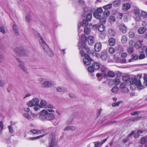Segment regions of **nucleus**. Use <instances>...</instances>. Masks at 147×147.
Listing matches in <instances>:
<instances>
[{
	"label": "nucleus",
	"mask_w": 147,
	"mask_h": 147,
	"mask_svg": "<svg viewBox=\"0 0 147 147\" xmlns=\"http://www.w3.org/2000/svg\"><path fill=\"white\" fill-rule=\"evenodd\" d=\"M143 42V41H140V40H138V41L136 43H135V46L137 48H140L142 45V43Z\"/></svg>",
	"instance_id": "5701e85b"
},
{
	"label": "nucleus",
	"mask_w": 147,
	"mask_h": 147,
	"mask_svg": "<svg viewBox=\"0 0 147 147\" xmlns=\"http://www.w3.org/2000/svg\"><path fill=\"white\" fill-rule=\"evenodd\" d=\"M39 102L38 99L37 98H34L31 100L29 101L27 104L28 107H32L34 106L38 105Z\"/></svg>",
	"instance_id": "1a4fd4ad"
},
{
	"label": "nucleus",
	"mask_w": 147,
	"mask_h": 147,
	"mask_svg": "<svg viewBox=\"0 0 147 147\" xmlns=\"http://www.w3.org/2000/svg\"><path fill=\"white\" fill-rule=\"evenodd\" d=\"M16 60L17 67L23 71L28 73V69L23 61L18 58H16Z\"/></svg>",
	"instance_id": "20e7f679"
},
{
	"label": "nucleus",
	"mask_w": 147,
	"mask_h": 147,
	"mask_svg": "<svg viewBox=\"0 0 147 147\" xmlns=\"http://www.w3.org/2000/svg\"><path fill=\"white\" fill-rule=\"evenodd\" d=\"M95 11L101 14L103 12V10L101 7H100L98 8Z\"/></svg>",
	"instance_id": "864d4df0"
},
{
	"label": "nucleus",
	"mask_w": 147,
	"mask_h": 147,
	"mask_svg": "<svg viewBox=\"0 0 147 147\" xmlns=\"http://www.w3.org/2000/svg\"><path fill=\"white\" fill-rule=\"evenodd\" d=\"M26 20L28 22H30L31 21V17L29 15H27L25 17Z\"/></svg>",
	"instance_id": "3c124183"
},
{
	"label": "nucleus",
	"mask_w": 147,
	"mask_h": 147,
	"mask_svg": "<svg viewBox=\"0 0 147 147\" xmlns=\"http://www.w3.org/2000/svg\"><path fill=\"white\" fill-rule=\"evenodd\" d=\"M3 129V125L2 121H0V134L1 132V131Z\"/></svg>",
	"instance_id": "13d9d810"
},
{
	"label": "nucleus",
	"mask_w": 147,
	"mask_h": 147,
	"mask_svg": "<svg viewBox=\"0 0 147 147\" xmlns=\"http://www.w3.org/2000/svg\"><path fill=\"white\" fill-rule=\"evenodd\" d=\"M128 36L130 38H134L135 36V33L134 32L132 31H129L128 33Z\"/></svg>",
	"instance_id": "c756f323"
},
{
	"label": "nucleus",
	"mask_w": 147,
	"mask_h": 147,
	"mask_svg": "<svg viewBox=\"0 0 147 147\" xmlns=\"http://www.w3.org/2000/svg\"><path fill=\"white\" fill-rule=\"evenodd\" d=\"M101 58L102 59L103 61H105L106 60L107 57V55L106 54H103L100 56Z\"/></svg>",
	"instance_id": "603ef678"
},
{
	"label": "nucleus",
	"mask_w": 147,
	"mask_h": 147,
	"mask_svg": "<svg viewBox=\"0 0 147 147\" xmlns=\"http://www.w3.org/2000/svg\"><path fill=\"white\" fill-rule=\"evenodd\" d=\"M100 69L101 71V73H98L96 74V76L98 77H100L101 76H106L107 75L106 74L107 69L103 65H101L100 67Z\"/></svg>",
	"instance_id": "0eeeda50"
},
{
	"label": "nucleus",
	"mask_w": 147,
	"mask_h": 147,
	"mask_svg": "<svg viewBox=\"0 0 147 147\" xmlns=\"http://www.w3.org/2000/svg\"><path fill=\"white\" fill-rule=\"evenodd\" d=\"M108 75L110 77L113 78L115 76V73L113 71H110L108 72Z\"/></svg>",
	"instance_id": "f704fd0d"
},
{
	"label": "nucleus",
	"mask_w": 147,
	"mask_h": 147,
	"mask_svg": "<svg viewBox=\"0 0 147 147\" xmlns=\"http://www.w3.org/2000/svg\"><path fill=\"white\" fill-rule=\"evenodd\" d=\"M134 18L135 20L137 21H140L141 20V18L140 16V15H138L136 16H134Z\"/></svg>",
	"instance_id": "a18cd8bd"
},
{
	"label": "nucleus",
	"mask_w": 147,
	"mask_h": 147,
	"mask_svg": "<svg viewBox=\"0 0 147 147\" xmlns=\"http://www.w3.org/2000/svg\"><path fill=\"white\" fill-rule=\"evenodd\" d=\"M119 90L117 86H114L111 90V92L113 93H116Z\"/></svg>",
	"instance_id": "4c0bfd02"
},
{
	"label": "nucleus",
	"mask_w": 147,
	"mask_h": 147,
	"mask_svg": "<svg viewBox=\"0 0 147 147\" xmlns=\"http://www.w3.org/2000/svg\"><path fill=\"white\" fill-rule=\"evenodd\" d=\"M88 69L89 72L90 73H92L94 71V70L95 69L94 68V67H93V66L92 65V66H90L89 67H88Z\"/></svg>",
	"instance_id": "09e8293b"
},
{
	"label": "nucleus",
	"mask_w": 147,
	"mask_h": 147,
	"mask_svg": "<svg viewBox=\"0 0 147 147\" xmlns=\"http://www.w3.org/2000/svg\"><path fill=\"white\" fill-rule=\"evenodd\" d=\"M48 108L47 110L50 113H53L54 112V111L53 109L54 108L53 106L49 104L47 105L45 107Z\"/></svg>",
	"instance_id": "412c9836"
},
{
	"label": "nucleus",
	"mask_w": 147,
	"mask_h": 147,
	"mask_svg": "<svg viewBox=\"0 0 147 147\" xmlns=\"http://www.w3.org/2000/svg\"><path fill=\"white\" fill-rule=\"evenodd\" d=\"M143 132V131L142 130H138L137 133L134 134V137L136 138L140 136V134L142 133Z\"/></svg>",
	"instance_id": "7c9ffc66"
},
{
	"label": "nucleus",
	"mask_w": 147,
	"mask_h": 147,
	"mask_svg": "<svg viewBox=\"0 0 147 147\" xmlns=\"http://www.w3.org/2000/svg\"><path fill=\"white\" fill-rule=\"evenodd\" d=\"M76 127L73 126H68L65 127L63 129L64 131L69 130L74 131L76 129Z\"/></svg>",
	"instance_id": "6ab92c4d"
},
{
	"label": "nucleus",
	"mask_w": 147,
	"mask_h": 147,
	"mask_svg": "<svg viewBox=\"0 0 147 147\" xmlns=\"http://www.w3.org/2000/svg\"><path fill=\"white\" fill-rule=\"evenodd\" d=\"M124 93H127L129 91V89L126 87L121 90Z\"/></svg>",
	"instance_id": "680f3d73"
},
{
	"label": "nucleus",
	"mask_w": 147,
	"mask_h": 147,
	"mask_svg": "<svg viewBox=\"0 0 147 147\" xmlns=\"http://www.w3.org/2000/svg\"><path fill=\"white\" fill-rule=\"evenodd\" d=\"M136 82L135 84H134V85L132 87H134V86H135L134 88H135L136 87V86H137L138 89L139 90H142L144 88V86L142 84L140 80H137L136 79Z\"/></svg>",
	"instance_id": "9b49d317"
},
{
	"label": "nucleus",
	"mask_w": 147,
	"mask_h": 147,
	"mask_svg": "<svg viewBox=\"0 0 147 147\" xmlns=\"http://www.w3.org/2000/svg\"><path fill=\"white\" fill-rule=\"evenodd\" d=\"M140 118L139 117H137L135 118H133L130 119L128 120L127 121V123H129L131 122V121H136L139 120Z\"/></svg>",
	"instance_id": "393cba45"
},
{
	"label": "nucleus",
	"mask_w": 147,
	"mask_h": 147,
	"mask_svg": "<svg viewBox=\"0 0 147 147\" xmlns=\"http://www.w3.org/2000/svg\"><path fill=\"white\" fill-rule=\"evenodd\" d=\"M35 106L34 107V109L35 111H37L38 110H39L40 108H41L40 107V105L39 104H38V105H37V106Z\"/></svg>",
	"instance_id": "0e129e2a"
},
{
	"label": "nucleus",
	"mask_w": 147,
	"mask_h": 147,
	"mask_svg": "<svg viewBox=\"0 0 147 147\" xmlns=\"http://www.w3.org/2000/svg\"><path fill=\"white\" fill-rule=\"evenodd\" d=\"M92 60V59L88 55H86L85 58L83 59V62L85 65L88 66L91 64Z\"/></svg>",
	"instance_id": "9d476101"
},
{
	"label": "nucleus",
	"mask_w": 147,
	"mask_h": 147,
	"mask_svg": "<svg viewBox=\"0 0 147 147\" xmlns=\"http://www.w3.org/2000/svg\"><path fill=\"white\" fill-rule=\"evenodd\" d=\"M45 109L42 110L39 113V118L40 120L42 121L53 120L55 117L54 115L52 113H49Z\"/></svg>",
	"instance_id": "f257e3e1"
},
{
	"label": "nucleus",
	"mask_w": 147,
	"mask_h": 147,
	"mask_svg": "<svg viewBox=\"0 0 147 147\" xmlns=\"http://www.w3.org/2000/svg\"><path fill=\"white\" fill-rule=\"evenodd\" d=\"M134 13L135 15H137L140 14L139 11L138 9H135L134 10Z\"/></svg>",
	"instance_id": "bf43d9fd"
},
{
	"label": "nucleus",
	"mask_w": 147,
	"mask_h": 147,
	"mask_svg": "<svg viewBox=\"0 0 147 147\" xmlns=\"http://www.w3.org/2000/svg\"><path fill=\"white\" fill-rule=\"evenodd\" d=\"M121 41L122 43L125 44L127 41V38L125 36H123L121 37Z\"/></svg>",
	"instance_id": "2f4dec72"
},
{
	"label": "nucleus",
	"mask_w": 147,
	"mask_h": 147,
	"mask_svg": "<svg viewBox=\"0 0 147 147\" xmlns=\"http://www.w3.org/2000/svg\"><path fill=\"white\" fill-rule=\"evenodd\" d=\"M94 17L97 19H99L101 18V14L96 11H94L93 13Z\"/></svg>",
	"instance_id": "bb28decb"
},
{
	"label": "nucleus",
	"mask_w": 147,
	"mask_h": 147,
	"mask_svg": "<svg viewBox=\"0 0 147 147\" xmlns=\"http://www.w3.org/2000/svg\"><path fill=\"white\" fill-rule=\"evenodd\" d=\"M13 51L17 56H24L26 53V51L21 47H16L13 49Z\"/></svg>",
	"instance_id": "423d86ee"
},
{
	"label": "nucleus",
	"mask_w": 147,
	"mask_h": 147,
	"mask_svg": "<svg viewBox=\"0 0 147 147\" xmlns=\"http://www.w3.org/2000/svg\"><path fill=\"white\" fill-rule=\"evenodd\" d=\"M132 58L129 60V62H132L134 61V60H137L138 58V55L136 54H133L132 55Z\"/></svg>",
	"instance_id": "cd10ccee"
},
{
	"label": "nucleus",
	"mask_w": 147,
	"mask_h": 147,
	"mask_svg": "<svg viewBox=\"0 0 147 147\" xmlns=\"http://www.w3.org/2000/svg\"><path fill=\"white\" fill-rule=\"evenodd\" d=\"M13 30L16 36H18L20 34L17 25H14L13 26Z\"/></svg>",
	"instance_id": "a211bd4d"
},
{
	"label": "nucleus",
	"mask_w": 147,
	"mask_h": 147,
	"mask_svg": "<svg viewBox=\"0 0 147 147\" xmlns=\"http://www.w3.org/2000/svg\"><path fill=\"white\" fill-rule=\"evenodd\" d=\"M123 16V13H118L117 16L118 18L121 20Z\"/></svg>",
	"instance_id": "e2e57ef3"
},
{
	"label": "nucleus",
	"mask_w": 147,
	"mask_h": 147,
	"mask_svg": "<svg viewBox=\"0 0 147 147\" xmlns=\"http://www.w3.org/2000/svg\"><path fill=\"white\" fill-rule=\"evenodd\" d=\"M92 18V15L90 13L88 14L86 16V19L88 21H90Z\"/></svg>",
	"instance_id": "4d7b16f0"
},
{
	"label": "nucleus",
	"mask_w": 147,
	"mask_h": 147,
	"mask_svg": "<svg viewBox=\"0 0 147 147\" xmlns=\"http://www.w3.org/2000/svg\"><path fill=\"white\" fill-rule=\"evenodd\" d=\"M43 136V135H41L40 136H38L37 137H31L30 138H29V140H34L36 139H38Z\"/></svg>",
	"instance_id": "37998d69"
},
{
	"label": "nucleus",
	"mask_w": 147,
	"mask_h": 147,
	"mask_svg": "<svg viewBox=\"0 0 147 147\" xmlns=\"http://www.w3.org/2000/svg\"><path fill=\"white\" fill-rule=\"evenodd\" d=\"M88 41L90 45H92L94 42V37L92 36H89L88 38Z\"/></svg>",
	"instance_id": "2eb2a0df"
},
{
	"label": "nucleus",
	"mask_w": 147,
	"mask_h": 147,
	"mask_svg": "<svg viewBox=\"0 0 147 147\" xmlns=\"http://www.w3.org/2000/svg\"><path fill=\"white\" fill-rule=\"evenodd\" d=\"M90 32V30L87 27H85L84 28V32L85 34L87 35H88Z\"/></svg>",
	"instance_id": "e433bc0d"
},
{
	"label": "nucleus",
	"mask_w": 147,
	"mask_h": 147,
	"mask_svg": "<svg viewBox=\"0 0 147 147\" xmlns=\"http://www.w3.org/2000/svg\"><path fill=\"white\" fill-rule=\"evenodd\" d=\"M105 26L103 24H101L98 27V30L100 32H102L105 30Z\"/></svg>",
	"instance_id": "a878e982"
},
{
	"label": "nucleus",
	"mask_w": 147,
	"mask_h": 147,
	"mask_svg": "<svg viewBox=\"0 0 147 147\" xmlns=\"http://www.w3.org/2000/svg\"><path fill=\"white\" fill-rule=\"evenodd\" d=\"M115 40L113 38H110L109 40V45L111 46H114L115 44Z\"/></svg>",
	"instance_id": "aec40b11"
},
{
	"label": "nucleus",
	"mask_w": 147,
	"mask_h": 147,
	"mask_svg": "<svg viewBox=\"0 0 147 147\" xmlns=\"http://www.w3.org/2000/svg\"><path fill=\"white\" fill-rule=\"evenodd\" d=\"M131 5L129 3H124L122 5V9L123 10L126 11L129 9Z\"/></svg>",
	"instance_id": "f3484780"
},
{
	"label": "nucleus",
	"mask_w": 147,
	"mask_h": 147,
	"mask_svg": "<svg viewBox=\"0 0 147 147\" xmlns=\"http://www.w3.org/2000/svg\"><path fill=\"white\" fill-rule=\"evenodd\" d=\"M115 21V17L113 16H111L109 19V21L111 23H112Z\"/></svg>",
	"instance_id": "c9c22d12"
},
{
	"label": "nucleus",
	"mask_w": 147,
	"mask_h": 147,
	"mask_svg": "<svg viewBox=\"0 0 147 147\" xmlns=\"http://www.w3.org/2000/svg\"><path fill=\"white\" fill-rule=\"evenodd\" d=\"M54 85V83L53 82L45 81L41 84V85L42 87L49 88L53 87Z\"/></svg>",
	"instance_id": "6e6552de"
},
{
	"label": "nucleus",
	"mask_w": 147,
	"mask_h": 147,
	"mask_svg": "<svg viewBox=\"0 0 147 147\" xmlns=\"http://www.w3.org/2000/svg\"><path fill=\"white\" fill-rule=\"evenodd\" d=\"M129 46L130 47H133L135 46V42L134 41L131 40L129 42Z\"/></svg>",
	"instance_id": "a19ab883"
},
{
	"label": "nucleus",
	"mask_w": 147,
	"mask_h": 147,
	"mask_svg": "<svg viewBox=\"0 0 147 147\" xmlns=\"http://www.w3.org/2000/svg\"><path fill=\"white\" fill-rule=\"evenodd\" d=\"M109 34L111 36H114L116 35V33L112 28H109L108 30Z\"/></svg>",
	"instance_id": "4be33fe9"
},
{
	"label": "nucleus",
	"mask_w": 147,
	"mask_h": 147,
	"mask_svg": "<svg viewBox=\"0 0 147 147\" xmlns=\"http://www.w3.org/2000/svg\"><path fill=\"white\" fill-rule=\"evenodd\" d=\"M100 23H105L106 21V18H103L102 19H100Z\"/></svg>",
	"instance_id": "774afa93"
},
{
	"label": "nucleus",
	"mask_w": 147,
	"mask_h": 147,
	"mask_svg": "<svg viewBox=\"0 0 147 147\" xmlns=\"http://www.w3.org/2000/svg\"><path fill=\"white\" fill-rule=\"evenodd\" d=\"M129 17V16L127 14H125L124 15H123V21L125 22H127Z\"/></svg>",
	"instance_id": "de8ad7c7"
},
{
	"label": "nucleus",
	"mask_w": 147,
	"mask_h": 147,
	"mask_svg": "<svg viewBox=\"0 0 147 147\" xmlns=\"http://www.w3.org/2000/svg\"><path fill=\"white\" fill-rule=\"evenodd\" d=\"M23 116L28 120L30 119L31 118L30 115L27 113H24Z\"/></svg>",
	"instance_id": "58836bf2"
},
{
	"label": "nucleus",
	"mask_w": 147,
	"mask_h": 147,
	"mask_svg": "<svg viewBox=\"0 0 147 147\" xmlns=\"http://www.w3.org/2000/svg\"><path fill=\"white\" fill-rule=\"evenodd\" d=\"M73 120V119L72 118H69L68 119L67 121L66 122V123L67 124H70L72 121Z\"/></svg>",
	"instance_id": "69168bd1"
},
{
	"label": "nucleus",
	"mask_w": 147,
	"mask_h": 147,
	"mask_svg": "<svg viewBox=\"0 0 147 147\" xmlns=\"http://www.w3.org/2000/svg\"><path fill=\"white\" fill-rule=\"evenodd\" d=\"M78 45L79 47L78 49L79 50L80 49H85L87 53H89L90 52V50L88 48H85L84 46V45L82 43L79 42Z\"/></svg>",
	"instance_id": "ddd939ff"
},
{
	"label": "nucleus",
	"mask_w": 147,
	"mask_h": 147,
	"mask_svg": "<svg viewBox=\"0 0 147 147\" xmlns=\"http://www.w3.org/2000/svg\"><path fill=\"white\" fill-rule=\"evenodd\" d=\"M102 47V45L100 42L96 43L94 45V49L96 51H100Z\"/></svg>",
	"instance_id": "4468645a"
},
{
	"label": "nucleus",
	"mask_w": 147,
	"mask_h": 147,
	"mask_svg": "<svg viewBox=\"0 0 147 147\" xmlns=\"http://www.w3.org/2000/svg\"><path fill=\"white\" fill-rule=\"evenodd\" d=\"M94 144L95 147H98L102 145L101 142H99V141L94 142Z\"/></svg>",
	"instance_id": "5fc2aeb1"
},
{
	"label": "nucleus",
	"mask_w": 147,
	"mask_h": 147,
	"mask_svg": "<svg viewBox=\"0 0 147 147\" xmlns=\"http://www.w3.org/2000/svg\"><path fill=\"white\" fill-rule=\"evenodd\" d=\"M115 52V49L113 47H110L109 50V53L111 54Z\"/></svg>",
	"instance_id": "6e6d98bb"
},
{
	"label": "nucleus",
	"mask_w": 147,
	"mask_h": 147,
	"mask_svg": "<svg viewBox=\"0 0 147 147\" xmlns=\"http://www.w3.org/2000/svg\"><path fill=\"white\" fill-rule=\"evenodd\" d=\"M47 105V102L45 100L43 99L40 100V105H39L41 108L45 107Z\"/></svg>",
	"instance_id": "dca6fc26"
},
{
	"label": "nucleus",
	"mask_w": 147,
	"mask_h": 147,
	"mask_svg": "<svg viewBox=\"0 0 147 147\" xmlns=\"http://www.w3.org/2000/svg\"><path fill=\"white\" fill-rule=\"evenodd\" d=\"M123 80L126 82V83H130L131 85V88L134 85V84H135L136 81L135 79L131 78L130 76L128 74H126L123 76L122 77Z\"/></svg>",
	"instance_id": "39448f33"
},
{
	"label": "nucleus",
	"mask_w": 147,
	"mask_h": 147,
	"mask_svg": "<svg viewBox=\"0 0 147 147\" xmlns=\"http://www.w3.org/2000/svg\"><path fill=\"white\" fill-rule=\"evenodd\" d=\"M110 11L109 10H106L103 12V15L104 17H107L109 16Z\"/></svg>",
	"instance_id": "c03bdc74"
},
{
	"label": "nucleus",
	"mask_w": 147,
	"mask_h": 147,
	"mask_svg": "<svg viewBox=\"0 0 147 147\" xmlns=\"http://www.w3.org/2000/svg\"><path fill=\"white\" fill-rule=\"evenodd\" d=\"M133 48L130 47L127 49V51L129 53L131 54L133 52L134 50Z\"/></svg>",
	"instance_id": "052dcab7"
},
{
	"label": "nucleus",
	"mask_w": 147,
	"mask_h": 147,
	"mask_svg": "<svg viewBox=\"0 0 147 147\" xmlns=\"http://www.w3.org/2000/svg\"><path fill=\"white\" fill-rule=\"evenodd\" d=\"M116 48L117 50L120 52H122L123 50V48L120 46H118V47H116Z\"/></svg>",
	"instance_id": "338daca9"
},
{
	"label": "nucleus",
	"mask_w": 147,
	"mask_h": 147,
	"mask_svg": "<svg viewBox=\"0 0 147 147\" xmlns=\"http://www.w3.org/2000/svg\"><path fill=\"white\" fill-rule=\"evenodd\" d=\"M30 132L33 134H39L40 133V131H38L35 129L31 130Z\"/></svg>",
	"instance_id": "ea45409f"
},
{
	"label": "nucleus",
	"mask_w": 147,
	"mask_h": 147,
	"mask_svg": "<svg viewBox=\"0 0 147 147\" xmlns=\"http://www.w3.org/2000/svg\"><path fill=\"white\" fill-rule=\"evenodd\" d=\"M112 4L111 3L103 7V8L106 10L112 8Z\"/></svg>",
	"instance_id": "72a5a7b5"
},
{
	"label": "nucleus",
	"mask_w": 147,
	"mask_h": 147,
	"mask_svg": "<svg viewBox=\"0 0 147 147\" xmlns=\"http://www.w3.org/2000/svg\"><path fill=\"white\" fill-rule=\"evenodd\" d=\"M50 142L48 147H58L57 141L55 134L53 133L49 135Z\"/></svg>",
	"instance_id": "7ed1b4c3"
},
{
	"label": "nucleus",
	"mask_w": 147,
	"mask_h": 147,
	"mask_svg": "<svg viewBox=\"0 0 147 147\" xmlns=\"http://www.w3.org/2000/svg\"><path fill=\"white\" fill-rule=\"evenodd\" d=\"M82 42L84 44L87 41V38L86 36L83 35L82 36L81 38Z\"/></svg>",
	"instance_id": "79ce46f5"
},
{
	"label": "nucleus",
	"mask_w": 147,
	"mask_h": 147,
	"mask_svg": "<svg viewBox=\"0 0 147 147\" xmlns=\"http://www.w3.org/2000/svg\"><path fill=\"white\" fill-rule=\"evenodd\" d=\"M39 37L40 38V44L43 47L45 51L48 56L50 57H53L54 56L53 51L43 40L42 36L40 34L39 35Z\"/></svg>",
	"instance_id": "f03ea898"
},
{
	"label": "nucleus",
	"mask_w": 147,
	"mask_h": 147,
	"mask_svg": "<svg viewBox=\"0 0 147 147\" xmlns=\"http://www.w3.org/2000/svg\"><path fill=\"white\" fill-rule=\"evenodd\" d=\"M141 15L143 18H146L147 17V12L144 11H142L141 13Z\"/></svg>",
	"instance_id": "49530a36"
},
{
	"label": "nucleus",
	"mask_w": 147,
	"mask_h": 147,
	"mask_svg": "<svg viewBox=\"0 0 147 147\" xmlns=\"http://www.w3.org/2000/svg\"><path fill=\"white\" fill-rule=\"evenodd\" d=\"M92 65L95 69H98L100 67V65L98 63H94Z\"/></svg>",
	"instance_id": "473e14b6"
},
{
	"label": "nucleus",
	"mask_w": 147,
	"mask_h": 147,
	"mask_svg": "<svg viewBox=\"0 0 147 147\" xmlns=\"http://www.w3.org/2000/svg\"><path fill=\"white\" fill-rule=\"evenodd\" d=\"M146 29L144 27H141L138 30V33L140 34L143 33L146 31Z\"/></svg>",
	"instance_id": "c85d7f7f"
},
{
	"label": "nucleus",
	"mask_w": 147,
	"mask_h": 147,
	"mask_svg": "<svg viewBox=\"0 0 147 147\" xmlns=\"http://www.w3.org/2000/svg\"><path fill=\"white\" fill-rule=\"evenodd\" d=\"M140 142L141 144H144L146 142V138L144 137L142 138L140 140Z\"/></svg>",
	"instance_id": "8fccbe9b"
},
{
	"label": "nucleus",
	"mask_w": 147,
	"mask_h": 147,
	"mask_svg": "<svg viewBox=\"0 0 147 147\" xmlns=\"http://www.w3.org/2000/svg\"><path fill=\"white\" fill-rule=\"evenodd\" d=\"M121 3V0H115L113 2V5L115 7H117L120 5Z\"/></svg>",
	"instance_id": "b1692460"
},
{
	"label": "nucleus",
	"mask_w": 147,
	"mask_h": 147,
	"mask_svg": "<svg viewBox=\"0 0 147 147\" xmlns=\"http://www.w3.org/2000/svg\"><path fill=\"white\" fill-rule=\"evenodd\" d=\"M119 28L120 31L125 34L127 31V28L123 24H121L119 25Z\"/></svg>",
	"instance_id": "f8f14e48"
}]
</instances>
